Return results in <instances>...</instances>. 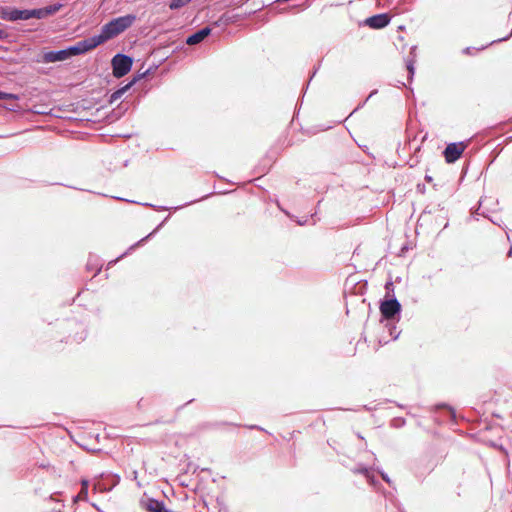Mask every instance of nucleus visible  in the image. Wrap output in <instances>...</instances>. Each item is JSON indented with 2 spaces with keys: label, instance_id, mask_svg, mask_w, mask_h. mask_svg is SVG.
I'll list each match as a JSON object with an SVG mask.
<instances>
[{
  "label": "nucleus",
  "instance_id": "nucleus-1",
  "mask_svg": "<svg viewBox=\"0 0 512 512\" xmlns=\"http://www.w3.org/2000/svg\"><path fill=\"white\" fill-rule=\"evenodd\" d=\"M401 310V304L396 299L395 295H392L391 298L383 299L380 303V312L382 318L388 322H392V324H395L400 320ZM389 330L390 335H393L394 331L396 330V326L392 325L389 327Z\"/></svg>",
  "mask_w": 512,
  "mask_h": 512
},
{
  "label": "nucleus",
  "instance_id": "nucleus-2",
  "mask_svg": "<svg viewBox=\"0 0 512 512\" xmlns=\"http://www.w3.org/2000/svg\"><path fill=\"white\" fill-rule=\"evenodd\" d=\"M434 422L438 425L444 423H455L457 418L456 409L448 402H437L429 408Z\"/></svg>",
  "mask_w": 512,
  "mask_h": 512
},
{
  "label": "nucleus",
  "instance_id": "nucleus-3",
  "mask_svg": "<svg viewBox=\"0 0 512 512\" xmlns=\"http://www.w3.org/2000/svg\"><path fill=\"white\" fill-rule=\"evenodd\" d=\"M136 20L135 14H126L123 16H119L111 19L106 24H104L105 33L109 34L113 39L128 28H130Z\"/></svg>",
  "mask_w": 512,
  "mask_h": 512
},
{
  "label": "nucleus",
  "instance_id": "nucleus-4",
  "mask_svg": "<svg viewBox=\"0 0 512 512\" xmlns=\"http://www.w3.org/2000/svg\"><path fill=\"white\" fill-rule=\"evenodd\" d=\"M133 57L124 53H116L111 59L112 74L116 78H121L127 75L133 66Z\"/></svg>",
  "mask_w": 512,
  "mask_h": 512
},
{
  "label": "nucleus",
  "instance_id": "nucleus-5",
  "mask_svg": "<svg viewBox=\"0 0 512 512\" xmlns=\"http://www.w3.org/2000/svg\"><path fill=\"white\" fill-rule=\"evenodd\" d=\"M152 67L146 69L142 73H137L124 85L114 90L108 97V103L113 104L119 100L132 86H134L140 79L150 74Z\"/></svg>",
  "mask_w": 512,
  "mask_h": 512
},
{
  "label": "nucleus",
  "instance_id": "nucleus-6",
  "mask_svg": "<svg viewBox=\"0 0 512 512\" xmlns=\"http://www.w3.org/2000/svg\"><path fill=\"white\" fill-rule=\"evenodd\" d=\"M71 58L68 47L61 50H51L47 52H43L36 59L37 63H56L63 62Z\"/></svg>",
  "mask_w": 512,
  "mask_h": 512
},
{
  "label": "nucleus",
  "instance_id": "nucleus-7",
  "mask_svg": "<svg viewBox=\"0 0 512 512\" xmlns=\"http://www.w3.org/2000/svg\"><path fill=\"white\" fill-rule=\"evenodd\" d=\"M0 18L9 22L28 20V9L5 6L0 9Z\"/></svg>",
  "mask_w": 512,
  "mask_h": 512
},
{
  "label": "nucleus",
  "instance_id": "nucleus-8",
  "mask_svg": "<svg viewBox=\"0 0 512 512\" xmlns=\"http://www.w3.org/2000/svg\"><path fill=\"white\" fill-rule=\"evenodd\" d=\"M468 144L464 141L447 144L443 151L445 161L449 164L455 163L461 158Z\"/></svg>",
  "mask_w": 512,
  "mask_h": 512
},
{
  "label": "nucleus",
  "instance_id": "nucleus-9",
  "mask_svg": "<svg viewBox=\"0 0 512 512\" xmlns=\"http://www.w3.org/2000/svg\"><path fill=\"white\" fill-rule=\"evenodd\" d=\"M68 327H75L76 331L74 333H70L68 338L77 343L82 342L86 338V325L82 322H78L75 319H70L67 321Z\"/></svg>",
  "mask_w": 512,
  "mask_h": 512
},
{
  "label": "nucleus",
  "instance_id": "nucleus-10",
  "mask_svg": "<svg viewBox=\"0 0 512 512\" xmlns=\"http://www.w3.org/2000/svg\"><path fill=\"white\" fill-rule=\"evenodd\" d=\"M390 16L387 13H380L365 19V25L372 29H382L390 23Z\"/></svg>",
  "mask_w": 512,
  "mask_h": 512
},
{
  "label": "nucleus",
  "instance_id": "nucleus-11",
  "mask_svg": "<svg viewBox=\"0 0 512 512\" xmlns=\"http://www.w3.org/2000/svg\"><path fill=\"white\" fill-rule=\"evenodd\" d=\"M179 453L178 440L175 436H170L166 439L162 437V455L177 458Z\"/></svg>",
  "mask_w": 512,
  "mask_h": 512
},
{
  "label": "nucleus",
  "instance_id": "nucleus-12",
  "mask_svg": "<svg viewBox=\"0 0 512 512\" xmlns=\"http://www.w3.org/2000/svg\"><path fill=\"white\" fill-rule=\"evenodd\" d=\"M120 482V476L117 474H112L107 476L103 481H99L94 484L95 490H100L103 492H107L113 489Z\"/></svg>",
  "mask_w": 512,
  "mask_h": 512
},
{
  "label": "nucleus",
  "instance_id": "nucleus-13",
  "mask_svg": "<svg viewBox=\"0 0 512 512\" xmlns=\"http://www.w3.org/2000/svg\"><path fill=\"white\" fill-rule=\"evenodd\" d=\"M211 31L212 29L209 26L197 30L186 38V44L196 45L201 43L211 34Z\"/></svg>",
  "mask_w": 512,
  "mask_h": 512
},
{
  "label": "nucleus",
  "instance_id": "nucleus-14",
  "mask_svg": "<svg viewBox=\"0 0 512 512\" xmlns=\"http://www.w3.org/2000/svg\"><path fill=\"white\" fill-rule=\"evenodd\" d=\"M71 58L73 56L82 55L91 51V46L87 38L76 42L74 45L68 46Z\"/></svg>",
  "mask_w": 512,
  "mask_h": 512
},
{
  "label": "nucleus",
  "instance_id": "nucleus-15",
  "mask_svg": "<svg viewBox=\"0 0 512 512\" xmlns=\"http://www.w3.org/2000/svg\"><path fill=\"white\" fill-rule=\"evenodd\" d=\"M140 506L147 512H160V500L148 497L146 494L140 499Z\"/></svg>",
  "mask_w": 512,
  "mask_h": 512
},
{
  "label": "nucleus",
  "instance_id": "nucleus-16",
  "mask_svg": "<svg viewBox=\"0 0 512 512\" xmlns=\"http://www.w3.org/2000/svg\"><path fill=\"white\" fill-rule=\"evenodd\" d=\"M103 267V263L99 256L90 253L88 256V260L86 263V270L87 271H94V277L97 276Z\"/></svg>",
  "mask_w": 512,
  "mask_h": 512
},
{
  "label": "nucleus",
  "instance_id": "nucleus-17",
  "mask_svg": "<svg viewBox=\"0 0 512 512\" xmlns=\"http://www.w3.org/2000/svg\"><path fill=\"white\" fill-rule=\"evenodd\" d=\"M160 230V224H158L152 232H150L148 235H146L145 237L141 238L139 241H137L136 243H134L133 245H131L123 254H121L117 260L119 259H122L124 258L125 256H127L128 254L131 253V251L135 250L136 248L138 247H141L143 246L149 239H151L158 231Z\"/></svg>",
  "mask_w": 512,
  "mask_h": 512
},
{
  "label": "nucleus",
  "instance_id": "nucleus-18",
  "mask_svg": "<svg viewBox=\"0 0 512 512\" xmlns=\"http://www.w3.org/2000/svg\"><path fill=\"white\" fill-rule=\"evenodd\" d=\"M87 39L89 41L91 49L93 50L96 47H98L99 45L111 40L112 38L110 37L109 34L105 33L104 26H102L99 34L88 37Z\"/></svg>",
  "mask_w": 512,
  "mask_h": 512
},
{
  "label": "nucleus",
  "instance_id": "nucleus-19",
  "mask_svg": "<svg viewBox=\"0 0 512 512\" xmlns=\"http://www.w3.org/2000/svg\"><path fill=\"white\" fill-rule=\"evenodd\" d=\"M89 481L87 479L81 480V489L77 496L74 497V501L86 500L88 496Z\"/></svg>",
  "mask_w": 512,
  "mask_h": 512
},
{
  "label": "nucleus",
  "instance_id": "nucleus-20",
  "mask_svg": "<svg viewBox=\"0 0 512 512\" xmlns=\"http://www.w3.org/2000/svg\"><path fill=\"white\" fill-rule=\"evenodd\" d=\"M64 7V4L60 3V2H56L54 4H51V5H48V6H45L43 7L44 9V14H45V17H49V16H52L54 14H56L58 11H60L62 8Z\"/></svg>",
  "mask_w": 512,
  "mask_h": 512
},
{
  "label": "nucleus",
  "instance_id": "nucleus-21",
  "mask_svg": "<svg viewBox=\"0 0 512 512\" xmlns=\"http://www.w3.org/2000/svg\"><path fill=\"white\" fill-rule=\"evenodd\" d=\"M32 18H35V19H44V18H46L45 14H44L43 7L28 9V20L32 19Z\"/></svg>",
  "mask_w": 512,
  "mask_h": 512
},
{
  "label": "nucleus",
  "instance_id": "nucleus-22",
  "mask_svg": "<svg viewBox=\"0 0 512 512\" xmlns=\"http://www.w3.org/2000/svg\"><path fill=\"white\" fill-rule=\"evenodd\" d=\"M406 425V419L404 417L398 416L394 417L390 421V426L396 429L402 428Z\"/></svg>",
  "mask_w": 512,
  "mask_h": 512
},
{
  "label": "nucleus",
  "instance_id": "nucleus-23",
  "mask_svg": "<svg viewBox=\"0 0 512 512\" xmlns=\"http://www.w3.org/2000/svg\"><path fill=\"white\" fill-rule=\"evenodd\" d=\"M235 426L234 423L232 422H228V421H217V422H208V423H205L204 426L207 427V428H219V427H222V426Z\"/></svg>",
  "mask_w": 512,
  "mask_h": 512
},
{
  "label": "nucleus",
  "instance_id": "nucleus-24",
  "mask_svg": "<svg viewBox=\"0 0 512 512\" xmlns=\"http://www.w3.org/2000/svg\"><path fill=\"white\" fill-rule=\"evenodd\" d=\"M376 470L380 473V475L382 476L383 480L393 489H396L395 488V485H394V482L392 481V479L389 477V475L380 467H377Z\"/></svg>",
  "mask_w": 512,
  "mask_h": 512
},
{
  "label": "nucleus",
  "instance_id": "nucleus-25",
  "mask_svg": "<svg viewBox=\"0 0 512 512\" xmlns=\"http://www.w3.org/2000/svg\"><path fill=\"white\" fill-rule=\"evenodd\" d=\"M189 3V0H171L169 7L172 10L179 9L181 7H184Z\"/></svg>",
  "mask_w": 512,
  "mask_h": 512
},
{
  "label": "nucleus",
  "instance_id": "nucleus-26",
  "mask_svg": "<svg viewBox=\"0 0 512 512\" xmlns=\"http://www.w3.org/2000/svg\"><path fill=\"white\" fill-rule=\"evenodd\" d=\"M19 96L14 93L5 92L0 90V100H18Z\"/></svg>",
  "mask_w": 512,
  "mask_h": 512
},
{
  "label": "nucleus",
  "instance_id": "nucleus-27",
  "mask_svg": "<svg viewBox=\"0 0 512 512\" xmlns=\"http://www.w3.org/2000/svg\"><path fill=\"white\" fill-rule=\"evenodd\" d=\"M406 67H407V70H408V80L411 81L413 79V76H414V73H415L414 60L413 59L407 60L406 61Z\"/></svg>",
  "mask_w": 512,
  "mask_h": 512
},
{
  "label": "nucleus",
  "instance_id": "nucleus-28",
  "mask_svg": "<svg viewBox=\"0 0 512 512\" xmlns=\"http://www.w3.org/2000/svg\"><path fill=\"white\" fill-rule=\"evenodd\" d=\"M368 471H369V466H367L366 464H363V463H359L354 470L355 473H358L361 475L367 474Z\"/></svg>",
  "mask_w": 512,
  "mask_h": 512
},
{
  "label": "nucleus",
  "instance_id": "nucleus-29",
  "mask_svg": "<svg viewBox=\"0 0 512 512\" xmlns=\"http://www.w3.org/2000/svg\"><path fill=\"white\" fill-rule=\"evenodd\" d=\"M385 289H386V296L384 299L391 298V296L394 295V286H393L392 281H388L385 284Z\"/></svg>",
  "mask_w": 512,
  "mask_h": 512
},
{
  "label": "nucleus",
  "instance_id": "nucleus-30",
  "mask_svg": "<svg viewBox=\"0 0 512 512\" xmlns=\"http://www.w3.org/2000/svg\"><path fill=\"white\" fill-rule=\"evenodd\" d=\"M216 503H217L219 512L226 511V509H228V507L226 506L223 498H221L219 496L216 498Z\"/></svg>",
  "mask_w": 512,
  "mask_h": 512
},
{
  "label": "nucleus",
  "instance_id": "nucleus-31",
  "mask_svg": "<svg viewBox=\"0 0 512 512\" xmlns=\"http://www.w3.org/2000/svg\"><path fill=\"white\" fill-rule=\"evenodd\" d=\"M168 53L169 51H167V47L162 45V74L164 73V70H166V68L164 67V61L168 58Z\"/></svg>",
  "mask_w": 512,
  "mask_h": 512
},
{
  "label": "nucleus",
  "instance_id": "nucleus-32",
  "mask_svg": "<svg viewBox=\"0 0 512 512\" xmlns=\"http://www.w3.org/2000/svg\"><path fill=\"white\" fill-rule=\"evenodd\" d=\"M245 427L250 430H258V431L267 432L263 427H261L257 424H249V425H245Z\"/></svg>",
  "mask_w": 512,
  "mask_h": 512
},
{
  "label": "nucleus",
  "instance_id": "nucleus-33",
  "mask_svg": "<svg viewBox=\"0 0 512 512\" xmlns=\"http://www.w3.org/2000/svg\"><path fill=\"white\" fill-rule=\"evenodd\" d=\"M385 402H388V403H394L397 407H399L400 409H406L407 406L404 405V404H401L399 402H396V401H393V400H390V399H386Z\"/></svg>",
  "mask_w": 512,
  "mask_h": 512
},
{
  "label": "nucleus",
  "instance_id": "nucleus-34",
  "mask_svg": "<svg viewBox=\"0 0 512 512\" xmlns=\"http://www.w3.org/2000/svg\"><path fill=\"white\" fill-rule=\"evenodd\" d=\"M377 93V90H373L368 97L364 100V102L359 105L354 111H356L359 107H362L371 97H373Z\"/></svg>",
  "mask_w": 512,
  "mask_h": 512
},
{
  "label": "nucleus",
  "instance_id": "nucleus-35",
  "mask_svg": "<svg viewBox=\"0 0 512 512\" xmlns=\"http://www.w3.org/2000/svg\"><path fill=\"white\" fill-rule=\"evenodd\" d=\"M474 51H475V48H473V47H466L465 49H463V53L465 55H472Z\"/></svg>",
  "mask_w": 512,
  "mask_h": 512
},
{
  "label": "nucleus",
  "instance_id": "nucleus-36",
  "mask_svg": "<svg viewBox=\"0 0 512 512\" xmlns=\"http://www.w3.org/2000/svg\"><path fill=\"white\" fill-rule=\"evenodd\" d=\"M8 37H9V34L6 31L0 29V40H7Z\"/></svg>",
  "mask_w": 512,
  "mask_h": 512
},
{
  "label": "nucleus",
  "instance_id": "nucleus-37",
  "mask_svg": "<svg viewBox=\"0 0 512 512\" xmlns=\"http://www.w3.org/2000/svg\"><path fill=\"white\" fill-rule=\"evenodd\" d=\"M192 468H193V471H192L193 473H195L199 469V467L197 465H193L192 463H189L188 471L191 470Z\"/></svg>",
  "mask_w": 512,
  "mask_h": 512
},
{
  "label": "nucleus",
  "instance_id": "nucleus-38",
  "mask_svg": "<svg viewBox=\"0 0 512 512\" xmlns=\"http://www.w3.org/2000/svg\"><path fill=\"white\" fill-rule=\"evenodd\" d=\"M511 36H512V29H511V32H510V34H509V35H507V36H506V37H504V38H501V39L495 40V41H493L492 43L500 42V41H506V40H508Z\"/></svg>",
  "mask_w": 512,
  "mask_h": 512
},
{
  "label": "nucleus",
  "instance_id": "nucleus-39",
  "mask_svg": "<svg viewBox=\"0 0 512 512\" xmlns=\"http://www.w3.org/2000/svg\"><path fill=\"white\" fill-rule=\"evenodd\" d=\"M162 512H173L171 509H169L166 505H165V502L162 500Z\"/></svg>",
  "mask_w": 512,
  "mask_h": 512
},
{
  "label": "nucleus",
  "instance_id": "nucleus-40",
  "mask_svg": "<svg viewBox=\"0 0 512 512\" xmlns=\"http://www.w3.org/2000/svg\"><path fill=\"white\" fill-rule=\"evenodd\" d=\"M193 401H194V399H191V400L187 401L185 404L178 406V407L176 408V411H177V412H178V411H180L184 406H186V405L190 404V403H191V402H193Z\"/></svg>",
  "mask_w": 512,
  "mask_h": 512
},
{
  "label": "nucleus",
  "instance_id": "nucleus-41",
  "mask_svg": "<svg viewBox=\"0 0 512 512\" xmlns=\"http://www.w3.org/2000/svg\"><path fill=\"white\" fill-rule=\"evenodd\" d=\"M495 449L503 451V452H507L506 448L502 444L497 443V447Z\"/></svg>",
  "mask_w": 512,
  "mask_h": 512
},
{
  "label": "nucleus",
  "instance_id": "nucleus-42",
  "mask_svg": "<svg viewBox=\"0 0 512 512\" xmlns=\"http://www.w3.org/2000/svg\"><path fill=\"white\" fill-rule=\"evenodd\" d=\"M174 418L175 417H172V418H169V419H164V416H162V423H171L172 421H174Z\"/></svg>",
  "mask_w": 512,
  "mask_h": 512
},
{
  "label": "nucleus",
  "instance_id": "nucleus-43",
  "mask_svg": "<svg viewBox=\"0 0 512 512\" xmlns=\"http://www.w3.org/2000/svg\"><path fill=\"white\" fill-rule=\"evenodd\" d=\"M127 107H128V104H126V105H125V107L120 106V107L118 108V110H119V115H121V114H122V113L127 109Z\"/></svg>",
  "mask_w": 512,
  "mask_h": 512
},
{
  "label": "nucleus",
  "instance_id": "nucleus-44",
  "mask_svg": "<svg viewBox=\"0 0 512 512\" xmlns=\"http://www.w3.org/2000/svg\"><path fill=\"white\" fill-rule=\"evenodd\" d=\"M417 189H418V191H420L421 193H424V191H425V185H420V184H418Z\"/></svg>",
  "mask_w": 512,
  "mask_h": 512
},
{
  "label": "nucleus",
  "instance_id": "nucleus-45",
  "mask_svg": "<svg viewBox=\"0 0 512 512\" xmlns=\"http://www.w3.org/2000/svg\"><path fill=\"white\" fill-rule=\"evenodd\" d=\"M297 223H298L299 225H301V226H302V225H305V224H307V219H305V220H304V219L298 220V221H297Z\"/></svg>",
  "mask_w": 512,
  "mask_h": 512
},
{
  "label": "nucleus",
  "instance_id": "nucleus-46",
  "mask_svg": "<svg viewBox=\"0 0 512 512\" xmlns=\"http://www.w3.org/2000/svg\"><path fill=\"white\" fill-rule=\"evenodd\" d=\"M297 223H298L299 225H301V226H302V225H305V224H307V219H305V220H304V219L298 220V221H297Z\"/></svg>",
  "mask_w": 512,
  "mask_h": 512
},
{
  "label": "nucleus",
  "instance_id": "nucleus-47",
  "mask_svg": "<svg viewBox=\"0 0 512 512\" xmlns=\"http://www.w3.org/2000/svg\"><path fill=\"white\" fill-rule=\"evenodd\" d=\"M489 446L492 447V448H496L497 447V443L493 440L489 441Z\"/></svg>",
  "mask_w": 512,
  "mask_h": 512
},
{
  "label": "nucleus",
  "instance_id": "nucleus-48",
  "mask_svg": "<svg viewBox=\"0 0 512 512\" xmlns=\"http://www.w3.org/2000/svg\"><path fill=\"white\" fill-rule=\"evenodd\" d=\"M432 180H433V179H432V177H431V176H429V175H425V181H426V182H429V183H430V182H432Z\"/></svg>",
  "mask_w": 512,
  "mask_h": 512
},
{
  "label": "nucleus",
  "instance_id": "nucleus-49",
  "mask_svg": "<svg viewBox=\"0 0 512 512\" xmlns=\"http://www.w3.org/2000/svg\"><path fill=\"white\" fill-rule=\"evenodd\" d=\"M316 72H317V68H316V69H314V71L312 72V74H311V76H310V79H309V82H310V81H311V79L315 76Z\"/></svg>",
  "mask_w": 512,
  "mask_h": 512
},
{
  "label": "nucleus",
  "instance_id": "nucleus-50",
  "mask_svg": "<svg viewBox=\"0 0 512 512\" xmlns=\"http://www.w3.org/2000/svg\"><path fill=\"white\" fill-rule=\"evenodd\" d=\"M363 409H364L365 411H371V410H372V408H371V407H369L368 405H364V406H363Z\"/></svg>",
  "mask_w": 512,
  "mask_h": 512
},
{
  "label": "nucleus",
  "instance_id": "nucleus-51",
  "mask_svg": "<svg viewBox=\"0 0 512 512\" xmlns=\"http://www.w3.org/2000/svg\"><path fill=\"white\" fill-rule=\"evenodd\" d=\"M397 507H398V509L403 510V508L401 507V503H399L398 501H397Z\"/></svg>",
  "mask_w": 512,
  "mask_h": 512
},
{
  "label": "nucleus",
  "instance_id": "nucleus-52",
  "mask_svg": "<svg viewBox=\"0 0 512 512\" xmlns=\"http://www.w3.org/2000/svg\"><path fill=\"white\" fill-rule=\"evenodd\" d=\"M506 141L507 142H512V136L507 137Z\"/></svg>",
  "mask_w": 512,
  "mask_h": 512
},
{
  "label": "nucleus",
  "instance_id": "nucleus-53",
  "mask_svg": "<svg viewBox=\"0 0 512 512\" xmlns=\"http://www.w3.org/2000/svg\"><path fill=\"white\" fill-rule=\"evenodd\" d=\"M508 256L511 257L512 256V247L510 248L509 252H508Z\"/></svg>",
  "mask_w": 512,
  "mask_h": 512
},
{
  "label": "nucleus",
  "instance_id": "nucleus-54",
  "mask_svg": "<svg viewBox=\"0 0 512 512\" xmlns=\"http://www.w3.org/2000/svg\"><path fill=\"white\" fill-rule=\"evenodd\" d=\"M357 437L360 439H364V437L360 433H357Z\"/></svg>",
  "mask_w": 512,
  "mask_h": 512
},
{
  "label": "nucleus",
  "instance_id": "nucleus-55",
  "mask_svg": "<svg viewBox=\"0 0 512 512\" xmlns=\"http://www.w3.org/2000/svg\"><path fill=\"white\" fill-rule=\"evenodd\" d=\"M153 208H155L156 210H160V206L153 205Z\"/></svg>",
  "mask_w": 512,
  "mask_h": 512
},
{
  "label": "nucleus",
  "instance_id": "nucleus-56",
  "mask_svg": "<svg viewBox=\"0 0 512 512\" xmlns=\"http://www.w3.org/2000/svg\"><path fill=\"white\" fill-rule=\"evenodd\" d=\"M161 209H162V211H164V210H168L169 208H167L165 206H161Z\"/></svg>",
  "mask_w": 512,
  "mask_h": 512
},
{
  "label": "nucleus",
  "instance_id": "nucleus-57",
  "mask_svg": "<svg viewBox=\"0 0 512 512\" xmlns=\"http://www.w3.org/2000/svg\"><path fill=\"white\" fill-rule=\"evenodd\" d=\"M202 471H208V472H211V470L209 468H203Z\"/></svg>",
  "mask_w": 512,
  "mask_h": 512
},
{
  "label": "nucleus",
  "instance_id": "nucleus-58",
  "mask_svg": "<svg viewBox=\"0 0 512 512\" xmlns=\"http://www.w3.org/2000/svg\"><path fill=\"white\" fill-rule=\"evenodd\" d=\"M398 335H400V332H397V335L394 336V339L398 338Z\"/></svg>",
  "mask_w": 512,
  "mask_h": 512
},
{
  "label": "nucleus",
  "instance_id": "nucleus-59",
  "mask_svg": "<svg viewBox=\"0 0 512 512\" xmlns=\"http://www.w3.org/2000/svg\"><path fill=\"white\" fill-rule=\"evenodd\" d=\"M398 335H400V332H397V335L394 336V339L398 338Z\"/></svg>",
  "mask_w": 512,
  "mask_h": 512
},
{
  "label": "nucleus",
  "instance_id": "nucleus-60",
  "mask_svg": "<svg viewBox=\"0 0 512 512\" xmlns=\"http://www.w3.org/2000/svg\"><path fill=\"white\" fill-rule=\"evenodd\" d=\"M161 494H162V496L167 497V496H166V494H165V492H164L163 490L161 491Z\"/></svg>",
  "mask_w": 512,
  "mask_h": 512
},
{
  "label": "nucleus",
  "instance_id": "nucleus-61",
  "mask_svg": "<svg viewBox=\"0 0 512 512\" xmlns=\"http://www.w3.org/2000/svg\"><path fill=\"white\" fill-rule=\"evenodd\" d=\"M222 512H228V509H226V511H222Z\"/></svg>",
  "mask_w": 512,
  "mask_h": 512
}]
</instances>
